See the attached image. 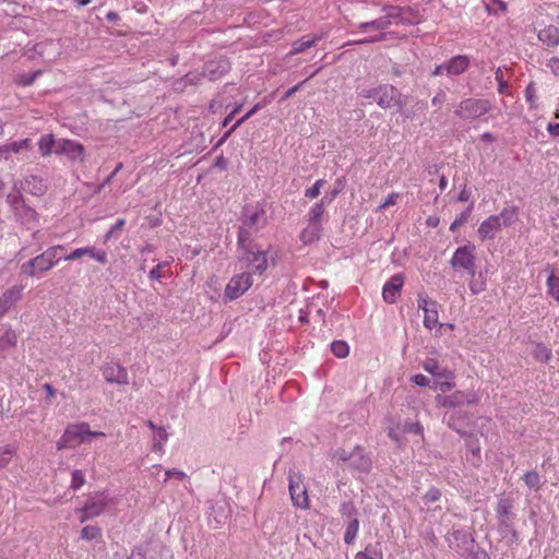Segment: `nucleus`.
<instances>
[{
    "mask_svg": "<svg viewBox=\"0 0 559 559\" xmlns=\"http://www.w3.org/2000/svg\"><path fill=\"white\" fill-rule=\"evenodd\" d=\"M86 255H90L92 259L98 261L102 264L107 263V254L103 250H96L94 247H85Z\"/></svg>",
    "mask_w": 559,
    "mask_h": 559,
    "instance_id": "nucleus-46",
    "label": "nucleus"
},
{
    "mask_svg": "<svg viewBox=\"0 0 559 559\" xmlns=\"http://www.w3.org/2000/svg\"><path fill=\"white\" fill-rule=\"evenodd\" d=\"M475 246L465 245L459 247L451 261L450 264L453 269H463L465 270L472 277H475L476 274V265H475Z\"/></svg>",
    "mask_w": 559,
    "mask_h": 559,
    "instance_id": "nucleus-9",
    "label": "nucleus"
},
{
    "mask_svg": "<svg viewBox=\"0 0 559 559\" xmlns=\"http://www.w3.org/2000/svg\"><path fill=\"white\" fill-rule=\"evenodd\" d=\"M324 213V200H320V202L316 203L309 212V221L311 224L317 225V223L321 219Z\"/></svg>",
    "mask_w": 559,
    "mask_h": 559,
    "instance_id": "nucleus-38",
    "label": "nucleus"
},
{
    "mask_svg": "<svg viewBox=\"0 0 559 559\" xmlns=\"http://www.w3.org/2000/svg\"><path fill=\"white\" fill-rule=\"evenodd\" d=\"M423 368L435 377L436 384L441 392H449L455 386V383L453 382L454 372L441 367L436 359H426L423 364Z\"/></svg>",
    "mask_w": 559,
    "mask_h": 559,
    "instance_id": "nucleus-6",
    "label": "nucleus"
},
{
    "mask_svg": "<svg viewBox=\"0 0 559 559\" xmlns=\"http://www.w3.org/2000/svg\"><path fill=\"white\" fill-rule=\"evenodd\" d=\"M404 430L415 435H423L424 428L419 423H409L405 425Z\"/></svg>",
    "mask_w": 559,
    "mask_h": 559,
    "instance_id": "nucleus-61",
    "label": "nucleus"
},
{
    "mask_svg": "<svg viewBox=\"0 0 559 559\" xmlns=\"http://www.w3.org/2000/svg\"><path fill=\"white\" fill-rule=\"evenodd\" d=\"M538 39L548 47H556L559 45V29L554 25H548L540 29Z\"/></svg>",
    "mask_w": 559,
    "mask_h": 559,
    "instance_id": "nucleus-25",
    "label": "nucleus"
},
{
    "mask_svg": "<svg viewBox=\"0 0 559 559\" xmlns=\"http://www.w3.org/2000/svg\"><path fill=\"white\" fill-rule=\"evenodd\" d=\"M167 264V262H159L154 269L150 271L148 277L152 281H159L162 278L160 270L165 267Z\"/></svg>",
    "mask_w": 559,
    "mask_h": 559,
    "instance_id": "nucleus-58",
    "label": "nucleus"
},
{
    "mask_svg": "<svg viewBox=\"0 0 559 559\" xmlns=\"http://www.w3.org/2000/svg\"><path fill=\"white\" fill-rule=\"evenodd\" d=\"M430 306L431 309H426L425 311L424 325L427 329L432 330L439 323V314L437 310V302H431Z\"/></svg>",
    "mask_w": 559,
    "mask_h": 559,
    "instance_id": "nucleus-29",
    "label": "nucleus"
},
{
    "mask_svg": "<svg viewBox=\"0 0 559 559\" xmlns=\"http://www.w3.org/2000/svg\"><path fill=\"white\" fill-rule=\"evenodd\" d=\"M57 144L58 143L55 142V139L51 134L44 135L38 143L41 155L47 156L55 152Z\"/></svg>",
    "mask_w": 559,
    "mask_h": 559,
    "instance_id": "nucleus-31",
    "label": "nucleus"
},
{
    "mask_svg": "<svg viewBox=\"0 0 559 559\" xmlns=\"http://www.w3.org/2000/svg\"><path fill=\"white\" fill-rule=\"evenodd\" d=\"M56 154H64L71 160H83L84 159V146L72 140H62L58 142L55 148Z\"/></svg>",
    "mask_w": 559,
    "mask_h": 559,
    "instance_id": "nucleus-15",
    "label": "nucleus"
},
{
    "mask_svg": "<svg viewBox=\"0 0 559 559\" xmlns=\"http://www.w3.org/2000/svg\"><path fill=\"white\" fill-rule=\"evenodd\" d=\"M523 480L527 487L534 488V489H537L540 484V477H539L538 473L535 471H530V472L525 473Z\"/></svg>",
    "mask_w": 559,
    "mask_h": 559,
    "instance_id": "nucleus-45",
    "label": "nucleus"
},
{
    "mask_svg": "<svg viewBox=\"0 0 559 559\" xmlns=\"http://www.w3.org/2000/svg\"><path fill=\"white\" fill-rule=\"evenodd\" d=\"M73 447H74L73 440H72L71 436L68 435V431L66 429L62 437L57 442V449L63 450V449L73 448Z\"/></svg>",
    "mask_w": 559,
    "mask_h": 559,
    "instance_id": "nucleus-54",
    "label": "nucleus"
},
{
    "mask_svg": "<svg viewBox=\"0 0 559 559\" xmlns=\"http://www.w3.org/2000/svg\"><path fill=\"white\" fill-rule=\"evenodd\" d=\"M102 373L105 380L109 383L119 385L128 384L129 377L124 367L117 362H107L102 367Z\"/></svg>",
    "mask_w": 559,
    "mask_h": 559,
    "instance_id": "nucleus-14",
    "label": "nucleus"
},
{
    "mask_svg": "<svg viewBox=\"0 0 559 559\" xmlns=\"http://www.w3.org/2000/svg\"><path fill=\"white\" fill-rule=\"evenodd\" d=\"M66 429L68 435L71 436L73 442L78 440L79 443L85 442L87 438H90V433H92L87 423L71 424L68 425Z\"/></svg>",
    "mask_w": 559,
    "mask_h": 559,
    "instance_id": "nucleus-23",
    "label": "nucleus"
},
{
    "mask_svg": "<svg viewBox=\"0 0 559 559\" xmlns=\"http://www.w3.org/2000/svg\"><path fill=\"white\" fill-rule=\"evenodd\" d=\"M547 286L550 296L559 302V276L550 274L547 278Z\"/></svg>",
    "mask_w": 559,
    "mask_h": 559,
    "instance_id": "nucleus-41",
    "label": "nucleus"
},
{
    "mask_svg": "<svg viewBox=\"0 0 559 559\" xmlns=\"http://www.w3.org/2000/svg\"><path fill=\"white\" fill-rule=\"evenodd\" d=\"M126 221L123 218H119L116 224L109 229L106 234L105 239L108 240L116 231L121 230L124 226Z\"/></svg>",
    "mask_w": 559,
    "mask_h": 559,
    "instance_id": "nucleus-62",
    "label": "nucleus"
},
{
    "mask_svg": "<svg viewBox=\"0 0 559 559\" xmlns=\"http://www.w3.org/2000/svg\"><path fill=\"white\" fill-rule=\"evenodd\" d=\"M109 499L108 497L103 493L98 492L87 499L84 507L80 509L81 518L80 522L84 523L88 521L90 519H93L95 516L100 515L106 507L108 506Z\"/></svg>",
    "mask_w": 559,
    "mask_h": 559,
    "instance_id": "nucleus-12",
    "label": "nucleus"
},
{
    "mask_svg": "<svg viewBox=\"0 0 559 559\" xmlns=\"http://www.w3.org/2000/svg\"><path fill=\"white\" fill-rule=\"evenodd\" d=\"M100 536V528L98 526L88 525L82 528L81 538L85 540H93Z\"/></svg>",
    "mask_w": 559,
    "mask_h": 559,
    "instance_id": "nucleus-44",
    "label": "nucleus"
},
{
    "mask_svg": "<svg viewBox=\"0 0 559 559\" xmlns=\"http://www.w3.org/2000/svg\"><path fill=\"white\" fill-rule=\"evenodd\" d=\"M444 419L447 420V425L449 426V428L461 433V428L459 424L461 416H457L455 413H452L448 417L445 416Z\"/></svg>",
    "mask_w": 559,
    "mask_h": 559,
    "instance_id": "nucleus-56",
    "label": "nucleus"
},
{
    "mask_svg": "<svg viewBox=\"0 0 559 559\" xmlns=\"http://www.w3.org/2000/svg\"><path fill=\"white\" fill-rule=\"evenodd\" d=\"M260 108V105H255L253 106L243 117H241L240 119H238L235 124L222 136V139L219 140L218 144H222L223 142H225L229 136L230 134L239 127L241 126L248 118H250L253 114H255Z\"/></svg>",
    "mask_w": 559,
    "mask_h": 559,
    "instance_id": "nucleus-34",
    "label": "nucleus"
},
{
    "mask_svg": "<svg viewBox=\"0 0 559 559\" xmlns=\"http://www.w3.org/2000/svg\"><path fill=\"white\" fill-rule=\"evenodd\" d=\"M340 513L343 518L353 520L357 518V509L353 501H346L341 504Z\"/></svg>",
    "mask_w": 559,
    "mask_h": 559,
    "instance_id": "nucleus-42",
    "label": "nucleus"
},
{
    "mask_svg": "<svg viewBox=\"0 0 559 559\" xmlns=\"http://www.w3.org/2000/svg\"><path fill=\"white\" fill-rule=\"evenodd\" d=\"M7 202L16 221L26 228L31 229L38 223L37 212L26 203L20 190L15 193H9L7 195Z\"/></svg>",
    "mask_w": 559,
    "mask_h": 559,
    "instance_id": "nucleus-3",
    "label": "nucleus"
},
{
    "mask_svg": "<svg viewBox=\"0 0 559 559\" xmlns=\"http://www.w3.org/2000/svg\"><path fill=\"white\" fill-rule=\"evenodd\" d=\"M534 358L540 362H548L551 359V350L543 343H535L532 352Z\"/></svg>",
    "mask_w": 559,
    "mask_h": 559,
    "instance_id": "nucleus-30",
    "label": "nucleus"
},
{
    "mask_svg": "<svg viewBox=\"0 0 559 559\" xmlns=\"http://www.w3.org/2000/svg\"><path fill=\"white\" fill-rule=\"evenodd\" d=\"M290 498L295 507L307 509L309 508L308 493L304 485L289 480Z\"/></svg>",
    "mask_w": 559,
    "mask_h": 559,
    "instance_id": "nucleus-19",
    "label": "nucleus"
},
{
    "mask_svg": "<svg viewBox=\"0 0 559 559\" xmlns=\"http://www.w3.org/2000/svg\"><path fill=\"white\" fill-rule=\"evenodd\" d=\"M445 540L449 548L454 550L461 557H464L471 548H476V542L473 534L463 528H453L448 532Z\"/></svg>",
    "mask_w": 559,
    "mask_h": 559,
    "instance_id": "nucleus-7",
    "label": "nucleus"
},
{
    "mask_svg": "<svg viewBox=\"0 0 559 559\" xmlns=\"http://www.w3.org/2000/svg\"><path fill=\"white\" fill-rule=\"evenodd\" d=\"M364 551L369 559H383L382 545L380 542L367 545Z\"/></svg>",
    "mask_w": 559,
    "mask_h": 559,
    "instance_id": "nucleus-40",
    "label": "nucleus"
},
{
    "mask_svg": "<svg viewBox=\"0 0 559 559\" xmlns=\"http://www.w3.org/2000/svg\"><path fill=\"white\" fill-rule=\"evenodd\" d=\"M66 248L61 245L49 247L43 253L24 262L21 265V273L27 277H35L51 270L62 259Z\"/></svg>",
    "mask_w": 559,
    "mask_h": 559,
    "instance_id": "nucleus-1",
    "label": "nucleus"
},
{
    "mask_svg": "<svg viewBox=\"0 0 559 559\" xmlns=\"http://www.w3.org/2000/svg\"><path fill=\"white\" fill-rule=\"evenodd\" d=\"M168 440V433L164 427H159L153 438V451L162 452L164 443Z\"/></svg>",
    "mask_w": 559,
    "mask_h": 559,
    "instance_id": "nucleus-35",
    "label": "nucleus"
},
{
    "mask_svg": "<svg viewBox=\"0 0 559 559\" xmlns=\"http://www.w3.org/2000/svg\"><path fill=\"white\" fill-rule=\"evenodd\" d=\"M29 143H31L29 139H24L21 141H15V142L2 145V147H3L4 153H8V152L20 153L21 151L28 148Z\"/></svg>",
    "mask_w": 559,
    "mask_h": 559,
    "instance_id": "nucleus-39",
    "label": "nucleus"
},
{
    "mask_svg": "<svg viewBox=\"0 0 559 559\" xmlns=\"http://www.w3.org/2000/svg\"><path fill=\"white\" fill-rule=\"evenodd\" d=\"M501 226L502 223L500 222V217L491 215L487 219H485L478 227V236L483 240L492 239L495 238L498 230H500Z\"/></svg>",
    "mask_w": 559,
    "mask_h": 559,
    "instance_id": "nucleus-20",
    "label": "nucleus"
},
{
    "mask_svg": "<svg viewBox=\"0 0 559 559\" xmlns=\"http://www.w3.org/2000/svg\"><path fill=\"white\" fill-rule=\"evenodd\" d=\"M16 343L17 335L12 329H4V331L0 333V350H5L10 347H14L16 346Z\"/></svg>",
    "mask_w": 559,
    "mask_h": 559,
    "instance_id": "nucleus-28",
    "label": "nucleus"
},
{
    "mask_svg": "<svg viewBox=\"0 0 559 559\" xmlns=\"http://www.w3.org/2000/svg\"><path fill=\"white\" fill-rule=\"evenodd\" d=\"M495 216L500 217L502 226H509L516 221L518 209L515 206L504 207L499 215Z\"/></svg>",
    "mask_w": 559,
    "mask_h": 559,
    "instance_id": "nucleus-32",
    "label": "nucleus"
},
{
    "mask_svg": "<svg viewBox=\"0 0 559 559\" xmlns=\"http://www.w3.org/2000/svg\"><path fill=\"white\" fill-rule=\"evenodd\" d=\"M377 104L382 109L396 108L397 111H402L404 106L403 95L393 85H380L378 86Z\"/></svg>",
    "mask_w": 559,
    "mask_h": 559,
    "instance_id": "nucleus-10",
    "label": "nucleus"
},
{
    "mask_svg": "<svg viewBox=\"0 0 559 559\" xmlns=\"http://www.w3.org/2000/svg\"><path fill=\"white\" fill-rule=\"evenodd\" d=\"M392 14H385L379 19L372 20L370 22H364L358 25L361 31L374 29L382 31L392 25Z\"/></svg>",
    "mask_w": 559,
    "mask_h": 559,
    "instance_id": "nucleus-26",
    "label": "nucleus"
},
{
    "mask_svg": "<svg viewBox=\"0 0 559 559\" xmlns=\"http://www.w3.org/2000/svg\"><path fill=\"white\" fill-rule=\"evenodd\" d=\"M385 39H386V34L385 33H380L379 35L371 36V37H368V38L349 41V43L346 44V46H348V45H360V44H371V43L382 41V40H385Z\"/></svg>",
    "mask_w": 559,
    "mask_h": 559,
    "instance_id": "nucleus-50",
    "label": "nucleus"
},
{
    "mask_svg": "<svg viewBox=\"0 0 559 559\" xmlns=\"http://www.w3.org/2000/svg\"><path fill=\"white\" fill-rule=\"evenodd\" d=\"M40 74H41L40 70L35 71L29 74H23L20 76L19 83L24 86L32 85L35 82L36 78L39 76Z\"/></svg>",
    "mask_w": 559,
    "mask_h": 559,
    "instance_id": "nucleus-55",
    "label": "nucleus"
},
{
    "mask_svg": "<svg viewBox=\"0 0 559 559\" xmlns=\"http://www.w3.org/2000/svg\"><path fill=\"white\" fill-rule=\"evenodd\" d=\"M465 559H490L487 551L480 549L477 545L476 548H471L469 551L463 557Z\"/></svg>",
    "mask_w": 559,
    "mask_h": 559,
    "instance_id": "nucleus-48",
    "label": "nucleus"
},
{
    "mask_svg": "<svg viewBox=\"0 0 559 559\" xmlns=\"http://www.w3.org/2000/svg\"><path fill=\"white\" fill-rule=\"evenodd\" d=\"M359 530V521L357 518H354L350 520V522L346 526L345 535H344V542L347 545H352L355 543L357 533Z\"/></svg>",
    "mask_w": 559,
    "mask_h": 559,
    "instance_id": "nucleus-33",
    "label": "nucleus"
},
{
    "mask_svg": "<svg viewBox=\"0 0 559 559\" xmlns=\"http://www.w3.org/2000/svg\"><path fill=\"white\" fill-rule=\"evenodd\" d=\"M491 108L487 99L467 98L462 100L455 109V115L461 119H476L487 114Z\"/></svg>",
    "mask_w": 559,
    "mask_h": 559,
    "instance_id": "nucleus-8",
    "label": "nucleus"
},
{
    "mask_svg": "<svg viewBox=\"0 0 559 559\" xmlns=\"http://www.w3.org/2000/svg\"><path fill=\"white\" fill-rule=\"evenodd\" d=\"M14 450L10 447L0 448V469L4 468L11 461Z\"/></svg>",
    "mask_w": 559,
    "mask_h": 559,
    "instance_id": "nucleus-49",
    "label": "nucleus"
},
{
    "mask_svg": "<svg viewBox=\"0 0 559 559\" xmlns=\"http://www.w3.org/2000/svg\"><path fill=\"white\" fill-rule=\"evenodd\" d=\"M146 551L142 547H135L132 549L130 556L127 559H145Z\"/></svg>",
    "mask_w": 559,
    "mask_h": 559,
    "instance_id": "nucleus-63",
    "label": "nucleus"
},
{
    "mask_svg": "<svg viewBox=\"0 0 559 559\" xmlns=\"http://www.w3.org/2000/svg\"><path fill=\"white\" fill-rule=\"evenodd\" d=\"M86 255L85 248H78L74 251H72L70 254L63 257L66 261H73L81 259L82 257Z\"/></svg>",
    "mask_w": 559,
    "mask_h": 559,
    "instance_id": "nucleus-60",
    "label": "nucleus"
},
{
    "mask_svg": "<svg viewBox=\"0 0 559 559\" xmlns=\"http://www.w3.org/2000/svg\"><path fill=\"white\" fill-rule=\"evenodd\" d=\"M447 64L448 75H460L466 71L469 66V58L467 56L459 55L451 58Z\"/></svg>",
    "mask_w": 559,
    "mask_h": 559,
    "instance_id": "nucleus-22",
    "label": "nucleus"
},
{
    "mask_svg": "<svg viewBox=\"0 0 559 559\" xmlns=\"http://www.w3.org/2000/svg\"><path fill=\"white\" fill-rule=\"evenodd\" d=\"M548 67L555 75L559 76V58L552 57L548 61Z\"/></svg>",
    "mask_w": 559,
    "mask_h": 559,
    "instance_id": "nucleus-64",
    "label": "nucleus"
},
{
    "mask_svg": "<svg viewBox=\"0 0 559 559\" xmlns=\"http://www.w3.org/2000/svg\"><path fill=\"white\" fill-rule=\"evenodd\" d=\"M241 225L238 228V242L243 243L254 231L266 225V215L263 207L246 205L241 213Z\"/></svg>",
    "mask_w": 559,
    "mask_h": 559,
    "instance_id": "nucleus-2",
    "label": "nucleus"
},
{
    "mask_svg": "<svg viewBox=\"0 0 559 559\" xmlns=\"http://www.w3.org/2000/svg\"><path fill=\"white\" fill-rule=\"evenodd\" d=\"M317 39H318L317 37L310 38L309 36H306V37L295 41L293 44V49H292L290 53L296 55V53H300V52L307 50L308 48H310L314 45Z\"/></svg>",
    "mask_w": 559,
    "mask_h": 559,
    "instance_id": "nucleus-36",
    "label": "nucleus"
},
{
    "mask_svg": "<svg viewBox=\"0 0 559 559\" xmlns=\"http://www.w3.org/2000/svg\"><path fill=\"white\" fill-rule=\"evenodd\" d=\"M386 14H392V24H415L417 23V16L414 11L409 8L390 7L386 9Z\"/></svg>",
    "mask_w": 559,
    "mask_h": 559,
    "instance_id": "nucleus-21",
    "label": "nucleus"
},
{
    "mask_svg": "<svg viewBox=\"0 0 559 559\" xmlns=\"http://www.w3.org/2000/svg\"><path fill=\"white\" fill-rule=\"evenodd\" d=\"M399 197H400V194L396 192L390 193L386 197L385 201L378 206L377 211H382V210L389 207L390 205H394L396 203V200L399 199Z\"/></svg>",
    "mask_w": 559,
    "mask_h": 559,
    "instance_id": "nucleus-57",
    "label": "nucleus"
},
{
    "mask_svg": "<svg viewBox=\"0 0 559 559\" xmlns=\"http://www.w3.org/2000/svg\"><path fill=\"white\" fill-rule=\"evenodd\" d=\"M319 239V226L312 224L301 233V240L304 242H311Z\"/></svg>",
    "mask_w": 559,
    "mask_h": 559,
    "instance_id": "nucleus-43",
    "label": "nucleus"
},
{
    "mask_svg": "<svg viewBox=\"0 0 559 559\" xmlns=\"http://www.w3.org/2000/svg\"><path fill=\"white\" fill-rule=\"evenodd\" d=\"M252 285L251 274L243 272L230 278L224 292L226 300H235L243 295Z\"/></svg>",
    "mask_w": 559,
    "mask_h": 559,
    "instance_id": "nucleus-11",
    "label": "nucleus"
},
{
    "mask_svg": "<svg viewBox=\"0 0 559 559\" xmlns=\"http://www.w3.org/2000/svg\"><path fill=\"white\" fill-rule=\"evenodd\" d=\"M475 402L476 396L472 392L456 391L451 395L439 394L436 396V403L439 407L454 408Z\"/></svg>",
    "mask_w": 559,
    "mask_h": 559,
    "instance_id": "nucleus-13",
    "label": "nucleus"
},
{
    "mask_svg": "<svg viewBox=\"0 0 559 559\" xmlns=\"http://www.w3.org/2000/svg\"><path fill=\"white\" fill-rule=\"evenodd\" d=\"M333 457L346 464L353 471L368 474L372 468L371 459L365 453L360 445H356L350 452L344 449H337Z\"/></svg>",
    "mask_w": 559,
    "mask_h": 559,
    "instance_id": "nucleus-4",
    "label": "nucleus"
},
{
    "mask_svg": "<svg viewBox=\"0 0 559 559\" xmlns=\"http://www.w3.org/2000/svg\"><path fill=\"white\" fill-rule=\"evenodd\" d=\"M498 532L501 537L507 539L510 544L519 539V534L513 526V519L498 520Z\"/></svg>",
    "mask_w": 559,
    "mask_h": 559,
    "instance_id": "nucleus-24",
    "label": "nucleus"
},
{
    "mask_svg": "<svg viewBox=\"0 0 559 559\" xmlns=\"http://www.w3.org/2000/svg\"><path fill=\"white\" fill-rule=\"evenodd\" d=\"M238 259L247 265L252 264L254 270L262 273L267 267L266 252L261 251L252 239H248L243 243L237 241Z\"/></svg>",
    "mask_w": 559,
    "mask_h": 559,
    "instance_id": "nucleus-5",
    "label": "nucleus"
},
{
    "mask_svg": "<svg viewBox=\"0 0 559 559\" xmlns=\"http://www.w3.org/2000/svg\"><path fill=\"white\" fill-rule=\"evenodd\" d=\"M403 284L404 276L402 274L393 275L383 286L382 297L384 301L388 304H394L396 301V297L400 296Z\"/></svg>",
    "mask_w": 559,
    "mask_h": 559,
    "instance_id": "nucleus-16",
    "label": "nucleus"
},
{
    "mask_svg": "<svg viewBox=\"0 0 559 559\" xmlns=\"http://www.w3.org/2000/svg\"><path fill=\"white\" fill-rule=\"evenodd\" d=\"M20 190L28 192L36 197H41L47 191V186L43 178L31 175L25 177L20 183Z\"/></svg>",
    "mask_w": 559,
    "mask_h": 559,
    "instance_id": "nucleus-17",
    "label": "nucleus"
},
{
    "mask_svg": "<svg viewBox=\"0 0 559 559\" xmlns=\"http://www.w3.org/2000/svg\"><path fill=\"white\" fill-rule=\"evenodd\" d=\"M496 80L498 81V91L500 94H504L506 90L508 88L507 82L503 80V73L502 70L499 68L496 71Z\"/></svg>",
    "mask_w": 559,
    "mask_h": 559,
    "instance_id": "nucleus-59",
    "label": "nucleus"
},
{
    "mask_svg": "<svg viewBox=\"0 0 559 559\" xmlns=\"http://www.w3.org/2000/svg\"><path fill=\"white\" fill-rule=\"evenodd\" d=\"M324 183L325 181L323 179L317 180L311 188L306 190L305 195L309 199L317 198L320 194V190Z\"/></svg>",
    "mask_w": 559,
    "mask_h": 559,
    "instance_id": "nucleus-51",
    "label": "nucleus"
},
{
    "mask_svg": "<svg viewBox=\"0 0 559 559\" xmlns=\"http://www.w3.org/2000/svg\"><path fill=\"white\" fill-rule=\"evenodd\" d=\"M22 287L12 286L0 297V319L22 298Z\"/></svg>",
    "mask_w": 559,
    "mask_h": 559,
    "instance_id": "nucleus-18",
    "label": "nucleus"
},
{
    "mask_svg": "<svg viewBox=\"0 0 559 559\" xmlns=\"http://www.w3.org/2000/svg\"><path fill=\"white\" fill-rule=\"evenodd\" d=\"M85 484V476L81 469L72 472L71 488L73 490L80 489Z\"/></svg>",
    "mask_w": 559,
    "mask_h": 559,
    "instance_id": "nucleus-47",
    "label": "nucleus"
},
{
    "mask_svg": "<svg viewBox=\"0 0 559 559\" xmlns=\"http://www.w3.org/2000/svg\"><path fill=\"white\" fill-rule=\"evenodd\" d=\"M123 165L122 163L117 164L114 171L100 183L96 187L95 193H99L106 186L110 185L112 178L122 169Z\"/></svg>",
    "mask_w": 559,
    "mask_h": 559,
    "instance_id": "nucleus-52",
    "label": "nucleus"
},
{
    "mask_svg": "<svg viewBox=\"0 0 559 559\" xmlns=\"http://www.w3.org/2000/svg\"><path fill=\"white\" fill-rule=\"evenodd\" d=\"M440 497H441V491L436 487H431L424 496V501L427 504H430V503L438 501L440 499Z\"/></svg>",
    "mask_w": 559,
    "mask_h": 559,
    "instance_id": "nucleus-53",
    "label": "nucleus"
},
{
    "mask_svg": "<svg viewBox=\"0 0 559 559\" xmlns=\"http://www.w3.org/2000/svg\"><path fill=\"white\" fill-rule=\"evenodd\" d=\"M332 353L338 358H345L349 354V346L344 341H334L331 344Z\"/></svg>",
    "mask_w": 559,
    "mask_h": 559,
    "instance_id": "nucleus-37",
    "label": "nucleus"
},
{
    "mask_svg": "<svg viewBox=\"0 0 559 559\" xmlns=\"http://www.w3.org/2000/svg\"><path fill=\"white\" fill-rule=\"evenodd\" d=\"M513 509V501L509 498H502L499 500L496 512L498 520L513 519L511 510Z\"/></svg>",
    "mask_w": 559,
    "mask_h": 559,
    "instance_id": "nucleus-27",
    "label": "nucleus"
}]
</instances>
